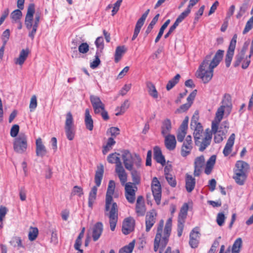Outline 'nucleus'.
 I'll use <instances>...</instances> for the list:
<instances>
[{"instance_id": "obj_56", "label": "nucleus", "mask_w": 253, "mask_h": 253, "mask_svg": "<svg viewBox=\"0 0 253 253\" xmlns=\"http://www.w3.org/2000/svg\"><path fill=\"white\" fill-rule=\"evenodd\" d=\"M225 218L226 217L223 212H221L218 213L217 215L216 219L217 224L220 226H222L224 223Z\"/></svg>"}, {"instance_id": "obj_60", "label": "nucleus", "mask_w": 253, "mask_h": 253, "mask_svg": "<svg viewBox=\"0 0 253 253\" xmlns=\"http://www.w3.org/2000/svg\"><path fill=\"white\" fill-rule=\"evenodd\" d=\"M79 51L81 53H86L89 50V46L86 42L82 43L79 45Z\"/></svg>"}, {"instance_id": "obj_34", "label": "nucleus", "mask_w": 253, "mask_h": 253, "mask_svg": "<svg viewBox=\"0 0 253 253\" xmlns=\"http://www.w3.org/2000/svg\"><path fill=\"white\" fill-rule=\"evenodd\" d=\"M84 122L86 127L88 130H92L93 128V122L88 109H86L85 111Z\"/></svg>"}, {"instance_id": "obj_6", "label": "nucleus", "mask_w": 253, "mask_h": 253, "mask_svg": "<svg viewBox=\"0 0 253 253\" xmlns=\"http://www.w3.org/2000/svg\"><path fill=\"white\" fill-rule=\"evenodd\" d=\"M65 118L64 129L66 136L69 140H73L75 138L76 133L73 117L72 113L69 112L66 114Z\"/></svg>"}, {"instance_id": "obj_27", "label": "nucleus", "mask_w": 253, "mask_h": 253, "mask_svg": "<svg viewBox=\"0 0 253 253\" xmlns=\"http://www.w3.org/2000/svg\"><path fill=\"white\" fill-rule=\"evenodd\" d=\"M196 184V180L192 175L186 174L185 177V188L189 193L191 192L194 189Z\"/></svg>"}, {"instance_id": "obj_55", "label": "nucleus", "mask_w": 253, "mask_h": 253, "mask_svg": "<svg viewBox=\"0 0 253 253\" xmlns=\"http://www.w3.org/2000/svg\"><path fill=\"white\" fill-rule=\"evenodd\" d=\"M100 64V60L99 57V53L97 51L95 55V59L90 63V67L92 69H95Z\"/></svg>"}, {"instance_id": "obj_54", "label": "nucleus", "mask_w": 253, "mask_h": 253, "mask_svg": "<svg viewBox=\"0 0 253 253\" xmlns=\"http://www.w3.org/2000/svg\"><path fill=\"white\" fill-rule=\"evenodd\" d=\"M38 235V229L36 227L32 228L28 234L29 239L33 241L35 240Z\"/></svg>"}, {"instance_id": "obj_7", "label": "nucleus", "mask_w": 253, "mask_h": 253, "mask_svg": "<svg viewBox=\"0 0 253 253\" xmlns=\"http://www.w3.org/2000/svg\"><path fill=\"white\" fill-rule=\"evenodd\" d=\"M27 148V137L24 133H21L13 142L14 150L17 153L22 154Z\"/></svg>"}, {"instance_id": "obj_28", "label": "nucleus", "mask_w": 253, "mask_h": 253, "mask_svg": "<svg viewBox=\"0 0 253 253\" xmlns=\"http://www.w3.org/2000/svg\"><path fill=\"white\" fill-rule=\"evenodd\" d=\"M154 159L162 166H164L166 164L165 157L162 154L160 148L158 146H155L154 148Z\"/></svg>"}, {"instance_id": "obj_14", "label": "nucleus", "mask_w": 253, "mask_h": 253, "mask_svg": "<svg viewBox=\"0 0 253 253\" xmlns=\"http://www.w3.org/2000/svg\"><path fill=\"white\" fill-rule=\"evenodd\" d=\"M225 111L226 112V109L223 108V107L220 106L218 108L215 113L214 120L212 121L211 124L212 133H215L217 132L218 128V125L223 118Z\"/></svg>"}, {"instance_id": "obj_32", "label": "nucleus", "mask_w": 253, "mask_h": 253, "mask_svg": "<svg viewBox=\"0 0 253 253\" xmlns=\"http://www.w3.org/2000/svg\"><path fill=\"white\" fill-rule=\"evenodd\" d=\"M30 50L28 48L23 49L20 52L19 57L15 60V64L22 65L27 58Z\"/></svg>"}, {"instance_id": "obj_8", "label": "nucleus", "mask_w": 253, "mask_h": 253, "mask_svg": "<svg viewBox=\"0 0 253 253\" xmlns=\"http://www.w3.org/2000/svg\"><path fill=\"white\" fill-rule=\"evenodd\" d=\"M190 126L191 129L194 130L193 135L195 143H198V139H202L205 133L203 132V128L202 125L197 122V118L194 116L192 118Z\"/></svg>"}, {"instance_id": "obj_16", "label": "nucleus", "mask_w": 253, "mask_h": 253, "mask_svg": "<svg viewBox=\"0 0 253 253\" xmlns=\"http://www.w3.org/2000/svg\"><path fill=\"white\" fill-rule=\"evenodd\" d=\"M193 149L192 137L188 135L184 141L181 148V155L186 157L189 155Z\"/></svg>"}, {"instance_id": "obj_23", "label": "nucleus", "mask_w": 253, "mask_h": 253, "mask_svg": "<svg viewBox=\"0 0 253 253\" xmlns=\"http://www.w3.org/2000/svg\"><path fill=\"white\" fill-rule=\"evenodd\" d=\"M165 137V145L167 149L171 151L176 147V141L175 137L172 134H168Z\"/></svg>"}, {"instance_id": "obj_49", "label": "nucleus", "mask_w": 253, "mask_h": 253, "mask_svg": "<svg viewBox=\"0 0 253 253\" xmlns=\"http://www.w3.org/2000/svg\"><path fill=\"white\" fill-rule=\"evenodd\" d=\"M229 128V123L227 121L223 122L218 126L217 132H221L223 135H226Z\"/></svg>"}, {"instance_id": "obj_19", "label": "nucleus", "mask_w": 253, "mask_h": 253, "mask_svg": "<svg viewBox=\"0 0 253 253\" xmlns=\"http://www.w3.org/2000/svg\"><path fill=\"white\" fill-rule=\"evenodd\" d=\"M156 212L152 210L148 212L145 217L146 231L149 232L156 222Z\"/></svg>"}, {"instance_id": "obj_17", "label": "nucleus", "mask_w": 253, "mask_h": 253, "mask_svg": "<svg viewBox=\"0 0 253 253\" xmlns=\"http://www.w3.org/2000/svg\"><path fill=\"white\" fill-rule=\"evenodd\" d=\"M135 226V220L131 217L125 218L123 222L122 232L125 235H128L133 231Z\"/></svg>"}, {"instance_id": "obj_30", "label": "nucleus", "mask_w": 253, "mask_h": 253, "mask_svg": "<svg viewBox=\"0 0 253 253\" xmlns=\"http://www.w3.org/2000/svg\"><path fill=\"white\" fill-rule=\"evenodd\" d=\"M222 105L221 107H223L226 109V111L229 114L232 109V102H231V97L229 94H225L222 101Z\"/></svg>"}, {"instance_id": "obj_4", "label": "nucleus", "mask_w": 253, "mask_h": 253, "mask_svg": "<svg viewBox=\"0 0 253 253\" xmlns=\"http://www.w3.org/2000/svg\"><path fill=\"white\" fill-rule=\"evenodd\" d=\"M104 173V167L102 165L97 167V170L95 172V183L96 186H94L92 187L88 196V207L92 209L93 205L94 203L97 195V187H99L101 182L103 175Z\"/></svg>"}, {"instance_id": "obj_40", "label": "nucleus", "mask_w": 253, "mask_h": 253, "mask_svg": "<svg viewBox=\"0 0 253 253\" xmlns=\"http://www.w3.org/2000/svg\"><path fill=\"white\" fill-rule=\"evenodd\" d=\"M129 107V103L128 100H126L120 107H117L116 109V116H120L123 114Z\"/></svg>"}, {"instance_id": "obj_48", "label": "nucleus", "mask_w": 253, "mask_h": 253, "mask_svg": "<svg viewBox=\"0 0 253 253\" xmlns=\"http://www.w3.org/2000/svg\"><path fill=\"white\" fill-rule=\"evenodd\" d=\"M170 20L168 19L164 23V24L161 26L159 32L155 40V42H159L160 39L161 38L162 35H163L164 30L166 29V28L168 27L169 24L170 23Z\"/></svg>"}, {"instance_id": "obj_35", "label": "nucleus", "mask_w": 253, "mask_h": 253, "mask_svg": "<svg viewBox=\"0 0 253 253\" xmlns=\"http://www.w3.org/2000/svg\"><path fill=\"white\" fill-rule=\"evenodd\" d=\"M131 171V175L133 181V185L138 184L140 182L141 172L139 169H132L130 170Z\"/></svg>"}, {"instance_id": "obj_29", "label": "nucleus", "mask_w": 253, "mask_h": 253, "mask_svg": "<svg viewBox=\"0 0 253 253\" xmlns=\"http://www.w3.org/2000/svg\"><path fill=\"white\" fill-rule=\"evenodd\" d=\"M171 128L172 126L170 120L169 119L164 120L161 126L162 134L164 136L170 134L169 133L171 131Z\"/></svg>"}, {"instance_id": "obj_25", "label": "nucleus", "mask_w": 253, "mask_h": 253, "mask_svg": "<svg viewBox=\"0 0 253 253\" xmlns=\"http://www.w3.org/2000/svg\"><path fill=\"white\" fill-rule=\"evenodd\" d=\"M235 134L232 133L228 138L226 144L224 148L223 153L224 156L226 157L229 155L232 151V147L234 143Z\"/></svg>"}, {"instance_id": "obj_18", "label": "nucleus", "mask_w": 253, "mask_h": 253, "mask_svg": "<svg viewBox=\"0 0 253 253\" xmlns=\"http://www.w3.org/2000/svg\"><path fill=\"white\" fill-rule=\"evenodd\" d=\"M212 135L210 132H206L202 139H198V143H195V145L199 146V150L200 151H204L207 147H208L211 142Z\"/></svg>"}, {"instance_id": "obj_38", "label": "nucleus", "mask_w": 253, "mask_h": 253, "mask_svg": "<svg viewBox=\"0 0 253 253\" xmlns=\"http://www.w3.org/2000/svg\"><path fill=\"white\" fill-rule=\"evenodd\" d=\"M146 84L149 94L155 99L157 98L158 97V92L155 85L149 81L147 82Z\"/></svg>"}, {"instance_id": "obj_22", "label": "nucleus", "mask_w": 253, "mask_h": 253, "mask_svg": "<svg viewBox=\"0 0 253 253\" xmlns=\"http://www.w3.org/2000/svg\"><path fill=\"white\" fill-rule=\"evenodd\" d=\"M135 211L138 216H143L146 212V208L142 196L137 197L135 207Z\"/></svg>"}, {"instance_id": "obj_11", "label": "nucleus", "mask_w": 253, "mask_h": 253, "mask_svg": "<svg viewBox=\"0 0 253 253\" xmlns=\"http://www.w3.org/2000/svg\"><path fill=\"white\" fill-rule=\"evenodd\" d=\"M151 190L154 200L158 205L161 203L162 189L159 181L156 177H154L151 183Z\"/></svg>"}, {"instance_id": "obj_26", "label": "nucleus", "mask_w": 253, "mask_h": 253, "mask_svg": "<svg viewBox=\"0 0 253 253\" xmlns=\"http://www.w3.org/2000/svg\"><path fill=\"white\" fill-rule=\"evenodd\" d=\"M103 224L101 222H97L92 228V238L94 241H96L100 238L103 231Z\"/></svg>"}, {"instance_id": "obj_62", "label": "nucleus", "mask_w": 253, "mask_h": 253, "mask_svg": "<svg viewBox=\"0 0 253 253\" xmlns=\"http://www.w3.org/2000/svg\"><path fill=\"white\" fill-rule=\"evenodd\" d=\"M95 45L97 48L100 49L101 50L104 48V40L102 37H98L95 42Z\"/></svg>"}, {"instance_id": "obj_52", "label": "nucleus", "mask_w": 253, "mask_h": 253, "mask_svg": "<svg viewBox=\"0 0 253 253\" xmlns=\"http://www.w3.org/2000/svg\"><path fill=\"white\" fill-rule=\"evenodd\" d=\"M205 164V158L204 156L201 155L197 157L195 160L194 166L197 168H202Z\"/></svg>"}, {"instance_id": "obj_3", "label": "nucleus", "mask_w": 253, "mask_h": 253, "mask_svg": "<svg viewBox=\"0 0 253 253\" xmlns=\"http://www.w3.org/2000/svg\"><path fill=\"white\" fill-rule=\"evenodd\" d=\"M35 12V5L31 3L28 7L27 12L25 16V24L26 28L30 31L29 37L32 40H33L35 38L41 19V13L39 12H36L35 13V18L34 19H33Z\"/></svg>"}, {"instance_id": "obj_15", "label": "nucleus", "mask_w": 253, "mask_h": 253, "mask_svg": "<svg viewBox=\"0 0 253 253\" xmlns=\"http://www.w3.org/2000/svg\"><path fill=\"white\" fill-rule=\"evenodd\" d=\"M90 100L95 114H100L105 109L104 104L101 101L98 96L91 95L90 96Z\"/></svg>"}, {"instance_id": "obj_33", "label": "nucleus", "mask_w": 253, "mask_h": 253, "mask_svg": "<svg viewBox=\"0 0 253 253\" xmlns=\"http://www.w3.org/2000/svg\"><path fill=\"white\" fill-rule=\"evenodd\" d=\"M216 159V156L213 155H212L208 160L205 169V172L207 174H210L211 173L212 169L215 163Z\"/></svg>"}, {"instance_id": "obj_13", "label": "nucleus", "mask_w": 253, "mask_h": 253, "mask_svg": "<svg viewBox=\"0 0 253 253\" xmlns=\"http://www.w3.org/2000/svg\"><path fill=\"white\" fill-rule=\"evenodd\" d=\"M164 226V220H161L157 228V234L156 235L154 243V251L156 252L158 249L161 248V243L162 241L163 228Z\"/></svg>"}, {"instance_id": "obj_51", "label": "nucleus", "mask_w": 253, "mask_h": 253, "mask_svg": "<svg viewBox=\"0 0 253 253\" xmlns=\"http://www.w3.org/2000/svg\"><path fill=\"white\" fill-rule=\"evenodd\" d=\"M21 9H16L14 10L11 14V18L15 22L19 21L22 17V13Z\"/></svg>"}, {"instance_id": "obj_45", "label": "nucleus", "mask_w": 253, "mask_h": 253, "mask_svg": "<svg viewBox=\"0 0 253 253\" xmlns=\"http://www.w3.org/2000/svg\"><path fill=\"white\" fill-rule=\"evenodd\" d=\"M135 241H132L128 245L120 249L119 253H131L134 247Z\"/></svg>"}, {"instance_id": "obj_58", "label": "nucleus", "mask_w": 253, "mask_h": 253, "mask_svg": "<svg viewBox=\"0 0 253 253\" xmlns=\"http://www.w3.org/2000/svg\"><path fill=\"white\" fill-rule=\"evenodd\" d=\"M166 179H167L169 184L172 187H175L176 185V181L175 178L171 174H167L165 176Z\"/></svg>"}, {"instance_id": "obj_10", "label": "nucleus", "mask_w": 253, "mask_h": 253, "mask_svg": "<svg viewBox=\"0 0 253 253\" xmlns=\"http://www.w3.org/2000/svg\"><path fill=\"white\" fill-rule=\"evenodd\" d=\"M171 226L172 219L170 218L168 219L165 225L161 243V248L159 250V253H162L163 252L164 249L166 248L168 243L171 231Z\"/></svg>"}, {"instance_id": "obj_24", "label": "nucleus", "mask_w": 253, "mask_h": 253, "mask_svg": "<svg viewBox=\"0 0 253 253\" xmlns=\"http://www.w3.org/2000/svg\"><path fill=\"white\" fill-rule=\"evenodd\" d=\"M36 152L37 156L41 157L44 156L46 154L47 151L45 146L43 144L42 140L41 138H39L36 140Z\"/></svg>"}, {"instance_id": "obj_21", "label": "nucleus", "mask_w": 253, "mask_h": 253, "mask_svg": "<svg viewBox=\"0 0 253 253\" xmlns=\"http://www.w3.org/2000/svg\"><path fill=\"white\" fill-rule=\"evenodd\" d=\"M250 167L249 164L243 161H238L234 169V172H239L248 175Z\"/></svg>"}, {"instance_id": "obj_50", "label": "nucleus", "mask_w": 253, "mask_h": 253, "mask_svg": "<svg viewBox=\"0 0 253 253\" xmlns=\"http://www.w3.org/2000/svg\"><path fill=\"white\" fill-rule=\"evenodd\" d=\"M187 128H184L183 129L181 126H180L179 130L177 134V139L178 142H182L184 140V138L187 133Z\"/></svg>"}, {"instance_id": "obj_64", "label": "nucleus", "mask_w": 253, "mask_h": 253, "mask_svg": "<svg viewBox=\"0 0 253 253\" xmlns=\"http://www.w3.org/2000/svg\"><path fill=\"white\" fill-rule=\"evenodd\" d=\"M191 106V104H190L188 102H187L184 104H183L181 106H180V107L178 109H177L176 110V113H180L184 112L186 111L187 110H188Z\"/></svg>"}, {"instance_id": "obj_44", "label": "nucleus", "mask_w": 253, "mask_h": 253, "mask_svg": "<svg viewBox=\"0 0 253 253\" xmlns=\"http://www.w3.org/2000/svg\"><path fill=\"white\" fill-rule=\"evenodd\" d=\"M234 50L235 49H234L228 48L225 59V65L227 67H229L231 64L234 53Z\"/></svg>"}, {"instance_id": "obj_39", "label": "nucleus", "mask_w": 253, "mask_h": 253, "mask_svg": "<svg viewBox=\"0 0 253 253\" xmlns=\"http://www.w3.org/2000/svg\"><path fill=\"white\" fill-rule=\"evenodd\" d=\"M247 177L246 174H243L239 172H234L233 179L235 182L240 185H243Z\"/></svg>"}, {"instance_id": "obj_9", "label": "nucleus", "mask_w": 253, "mask_h": 253, "mask_svg": "<svg viewBox=\"0 0 253 253\" xmlns=\"http://www.w3.org/2000/svg\"><path fill=\"white\" fill-rule=\"evenodd\" d=\"M188 210V204L187 203L184 204L180 209L178 218L177 235L178 237H180L182 235L184 228V223L187 215Z\"/></svg>"}, {"instance_id": "obj_47", "label": "nucleus", "mask_w": 253, "mask_h": 253, "mask_svg": "<svg viewBox=\"0 0 253 253\" xmlns=\"http://www.w3.org/2000/svg\"><path fill=\"white\" fill-rule=\"evenodd\" d=\"M191 10H189L187 8L186 9L182 12L176 18L174 23L177 26L181 23L190 13Z\"/></svg>"}, {"instance_id": "obj_57", "label": "nucleus", "mask_w": 253, "mask_h": 253, "mask_svg": "<svg viewBox=\"0 0 253 253\" xmlns=\"http://www.w3.org/2000/svg\"><path fill=\"white\" fill-rule=\"evenodd\" d=\"M84 194L83 188L78 186H75L72 190L71 195L74 196L78 195L79 197H81Z\"/></svg>"}, {"instance_id": "obj_59", "label": "nucleus", "mask_w": 253, "mask_h": 253, "mask_svg": "<svg viewBox=\"0 0 253 253\" xmlns=\"http://www.w3.org/2000/svg\"><path fill=\"white\" fill-rule=\"evenodd\" d=\"M142 26H143V25H142L138 22H136V25H135V27L134 28V32H133V35L132 39H131L132 41H134L137 38V37L138 36V35L139 34V33L140 31L141 27Z\"/></svg>"}, {"instance_id": "obj_63", "label": "nucleus", "mask_w": 253, "mask_h": 253, "mask_svg": "<svg viewBox=\"0 0 253 253\" xmlns=\"http://www.w3.org/2000/svg\"><path fill=\"white\" fill-rule=\"evenodd\" d=\"M215 134L214 137V141L216 143L221 142L223 138H225L226 135H223L221 132H216L214 133Z\"/></svg>"}, {"instance_id": "obj_42", "label": "nucleus", "mask_w": 253, "mask_h": 253, "mask_svg": "<svg viewBox=\"0 0 253 253\" xmlns=\"http://www.w3.org/2000/svg\"><path fill=\"white\" fill-rule=\"evenodd\" d=\"M242 240L241 238H237L234 242L232 248V253H239L242 247Z\"/></svg>"}, {"instance_id": "obj_1", "label": "nucleus", "mask_w": 253, "mask_h": 253, "mask_svg": "<svg viewBox=\"0 0 253 253\" xmlns=\"http://www.w3.org/2000/svg\"><path fill=\"white\" fill-rule=\"evenodd\" d=\"M224 50L217 51L212 59L211 61L212 53L207 55L197 71V77L200 78L204 84L209 83L213 77V69L217 66L222 59Z\"/></svg>"}, {"instance_id": "obj_20", "label": "nucleus", "mask_w": 253, "mask_h": 253, "mask_svg": "<svg viewBox=\"0 0 253 253\" xmlns=\"http://www.w3.org/2000/svg\"><path fill=\"white\" fill-rule=\"evenodd\" d=\"M200 233L199 228L195 227L191 231L190 234L189 245L192 248H196L199 244Z\"/></svg>"}, {"instance_id": "obj_12", "label": "nucleus", "mask_w": 253, "mask_h": 253, "mask_svg": "<svg viewBox=\"0 0 253 253\" xmlns=\"http://www.w3.org/2000/svg\"><path fill=\"white\" fill-rule=\"evenodd\" d=\"M137 187L131 182L126 183L125 184V197L127 201L132 204L135 200V192Z\"/></svg>"}, {"instance_id": "obj_31", "label": "nucleus", "mask_w": 253, "mask_h": 253, "mask_svg": "<svg viewBox=\"0 0 253 253\" xmlns=\"http://www.w3.org/2000/svg\"><path fill=\"white\" fill-rule=\"evenodd\" d=\"M115 171L118 175L122 184L124 185L127 181V174L123 166L116 168Z\"/></svg>"}, {"instance_id": "obj_43", "label": "nucleus", "mask_w": 253, "mask_h": 253, "mask_svg": "<svg viewBox=\"0 0 253 253\" xmlns=\"http://www.w3.org/2000/svg\"><path fill=\"white\" fill-rule=\"evenodd\" d=\"M180 78V75L176 74L174 78L169 81L166 86L167 89L169 90L173 88L178 83Z\"/></svg>"}, {"instance_id": "obj_46", "label": "nucleus", "mask_w": 253, "mask_h": 253, "mask_svg": "<svg viewBox=\"0 0 253 253\" xmlns=\"http://www.w3.org/2000/svg\"><path fill=\"white\" fill-rule=\"evenodd\" d=\"M116 143V141L112 137L108 138L107 144L103 147L102 153L104 155L106 154L112 148V146Z\"/></svg>"}, {"instance_id": "obj_2", "label": "nucleus", "mask_w": 253, "mask_h": 253, "mask_svg": "<svg viewBox=\"0 0 253 253\" xmlns=\"http://www.w3.org/2000/svg\"><path fill=\"white\" fill-rule=\"evenodd\" d=\"M115 188L114 181L110 180L106 194L104 213L109 219L110 227L112 231L115 229L118 219V207L117 203L114 202L112 197Z\"/></svg>"}, {"instance_id": "obj_41", "label": "nucleus", "mask_w": 253, "mask_h": 253, "mask_svg": "<svg viewBox=\"0 0 253 253\" xmlns=\"http://www.w3.org/2000/svg\"><path fill=\"white\" fill-rule=\"evenodd\" d=\"M9 243L14 247H17L18 249H19L20 248H25V246L22 243L21 238L18 236L13 237Z\"/></svg>"}, {"instance_id": "obj_61", "label": "nucleus", "mask_w": 253, "mask_h": 253, "mask_svg": "<svg viewBox=\"0 0 253 253\" xmlns=\"http://www.w3.org/2000/svg\"><path fill=\"white\" fill-rule=\"evenodd\" d=\"M37 106V97L36 95H34L32 96L30 100L29 108L30 109L31 111H33L36 109Z\"/></svg>"}, {"instance_id": "obj_37", "label": "nucleus", "mask_w": 253, "mask_h": 253, "mask_svg": "<svg viewBox=\"0 0 253 253\" xmlns=\"http://www.w3.org/2000/svg\"><path fill=\"white\" fill-rule=\"evenodd\" d=\"M117 155H119V154L116 153H112L109 154L107 157V161L109 163L116 164V168L122 166L121 160L119 157L116 156Z\"/></svg>"}, {"instance_id": "obj_36", "label": "nucleus", "mask_w": 253, "mask_h": 253, "mask_svg": "<svg viewBox=\"0 0 253 253\" xmlns=\"http://www.w3.org/2000/svg\"><path fill=\"white\" fill-rule=\"evenodd\" d=\"M126 51V48L124 45L117 46L115 53V62L118 63Z\"/></svg>"}, {"instance_id": "obj_53", "label": "nucleus", "mask_w": 253, "mask_h": 253, "mask_svg": "<svg viewBox=\"0 0 253 253\" xmlns=\"http://www.w3.org/2000/svg\"><path fill=\"white\" fill-rule=\"evenodd\" d=\"M253 27V16L247 21L245 27L243 31L244 35L249 32Z\"/></svg>"}, {"instance_id": "obj_5", "label": "nucleus", "mask_w": 253, "mask_h": 253, "mask_svg": "<svg viewBox=\"0 0 253 253\" xmlns=\"http://www.w3.org/2000/svg\"><path fill=\"white\" fill-rule=\"evenodd\" d=\"M122 157L125 168L128 170L132 169L134 166L138 169L141 166V159L139 156L135 155L133 156L128 150L122 151Z\"/></svg>"}]
</instances>
